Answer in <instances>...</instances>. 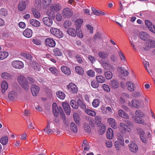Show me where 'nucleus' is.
I'll use <instances>...</instances> for the list:
<instances>
[{"mask_svg": "<svg viewBox=\"0 0 155 155\" xmlns=\"http://www.w3.org/2000/svg\"><path fill=\"white\" fill-rule=\"evenodd\" d=\"M61 5L58 3L52 4L50 7L49 16L51 18H54L55 13L59 11L61 9Z\"/></svg>", "mask_w": 155, "mask_h": 155, "instance_id": "nucleus-1", "label": "nucleus"}, {"mask_svg": "<svg viewBox=\"0 0 155 155\" xmlns=\"http://www.w3.org/2000/svg\"><path fill=\"white\" fill-rule=\"evenodd\" d=\"M142 43L144 44L145 47L143 49L145 51H148L150 48L155 47V41L153 39H141Z\"/></svg>", "mask_w": 155, "mask_h": 155, "instance_id": "nucleus-2", "label": "nucleus"}, {"mask_svg": "<svg viewBox=\"0 0 155 155\" xmlns=\"http://www.w3.org/2000/svg\"><path fill=\"white\" fill-rule=\"evenodd\" d=\"M135 114L136 115L133 117V119L135 120L136 123L140 124H143L144 121L142 117L144 116V114L140 110L136 111Z\"/></svg>", "mask_w": 155, "mask_h": 155, "instance_id": "nucleus-3", "label": "nucleus"}, {"mask_svg": "<svg viewBox=\"0 0 155 155\" xmlns=\"http://www.w3.org/2000/svg\"><path fill=\"white\" fill-rule=\"evenodd\" d=\"M152 132V130L150 128L146 132V134L143 136H140V139L141 141L143 143H147L150 142L152 139V135L151 132Z\"/></svg>", "mask_w": 155, "mask_h": 155, "instance_id": "nucleus-4", "label": "nucleus"}, {"mask_svg": "<svg viewBox=\"0 0 155 155\" xmlns=\"http://www.w3.org/2000/svg\"><path fill=\"white\" fill-rule=\"evenodd\" d=\"M18 80L20 85L25 89H28L29 85L26 78L23 76L20 75L18 77Z\"/></svg>", "mask_w": 155, "mask_h": 155, "instance_id": "nucleus-5", "label": "nucleus"}, {"mask_svg": "<svg viewBox=\"0 0 155 155\" xmlns=\"http://www.w3.org/2000/svg\"><path fill=\"white\" fill-rule=\"evenodd\" d=\"M73 13L71 9L66 7L63 9L61 13L64 18H69L73 15Z\"/></svg>", "mask_w": 155, "mask_h": 155, "instance_id": "nucleus-6", "label": "nucleus"}, {"mask_svg": "<svg viewBox=\"0 0 155 155\" xmlns=\"http://www.w3.org/2000/svg\"><path fill=\"white\" fill-rule=\"evenodd\" d=\"M119 129L120 131L123 134L129 133L132 131L131 129L128 126V125L123 122L120 123Z\"/></svg>", "mask_w": 155, "mask_h": 155, "instance_id": "nucleus-7", "label": "nucleus"}, {"mask_svg": "<svg viewBox=\"0 0 155 155\" xmlns=\"http://www.w3.org/2000/svg\"><path fill=\"white\" fill-rule=\"evenodd\" d=\"M83 22V20L81 19H77L75 22L76 25L77 26L76 31H78L77 33L78 36L80 38H82L83 37V35L81 31L80 28L81 27V25Z\"/></svg>", "mask_w": 155, "mask_h": 155, "instance_id": "nucleus-8", "label": "nucleus"}, {"mask_svg": "<svg viewBox=\"0 0 155 155\" xmlns=\"http://www.w3.org/2000/svg\"><path fill=\"white\" fill-rule=\"evenodd\" d=\"M128 104L131 108H139L141 106V101L138 100L134 99L132 100L131 102H129Z\"/></svg>", "mask_w": 155, "mask_h": 155, "instance_id": "nucleus-9", "label": "nucleus"}, {"mask_svg": "<svg viewBox=\"0 0 155 155\" xmlns=\"http://www.w3.org/2000/svg\"><path fill=\"white\" fill-rule=\"evenodd\" d=\"M67 89L71 93H76L78 91L77 86L72 83H70L67 86Z\"/></svg>", "mask_w": 155, "mask_h": 155, "instance_id": "nucleus-10", "label": "nucleus"}, {"mask_svg": "<svg viewBox=\"0 0 155 155\" xmlns=\"http://www.w3.org/2000/svg\"><path fill=\"white\" fill-rule=\"evenodd\" d=\"M12 67L16 69H21L23 67V63L21 61H14L11 63Z\"/></svg>", "mask_w": 155, "mask_h": 155, "instance_id": "nucleus-11", "label": "nucleus"}, {"mask_svg": "<svg viewBox=\"0 0 155 155\" xmlns=\"http://www.w3.org/2000/svg\"><path fill=\"white\" fill-rule=\"evenodd\" d=\"M129 148L130 151L134 153H136L138 150L137 145L133 142L130 143L129 145Z\"/></svg>", "mask_w": 155, "mask_h": 155, "instance_id": "nucleus-12", "label": "nucleus"}, {"mask_svg": "<svg viewBox=\"0 0 155 155\" xmlns=\"http://www.w3.org/2000/svg\"><path fill=\"white\" fill-rule=\"evenodd\" d=\"M62 106L65 113L68 115H69L71 112V109L69 104L66 102H63Z\"/></svg>", "mask_w": 155, "mask_h": 155, "instance_id": "nucleus-13", "label": "nucleus"}, {"mask_svg": "<svg viewBox=\"0 0 155 155\" xmlns=\"http://www.w3.org/2000/svg\"><path fill=\"white\" fill-rule=\"evenodd\" d=\"M146 26L152 32L155 33V27L153 24L149 20H146L145 21Z\"/></svg>", "mask_w": 155, "mask_h": 155, "instance_id": "nucleus-14", "label": "nucleus"}, {"mask_svg": "<svg viewBox=\"0 0 155 155\" xmlns=\"http://www.w3.org/2000/svg\"><path fill=\"white\" fill-rule=\"evenodd\" d=\"M107 121L110 126L113 128L115 129L117 128V124L114 118H108L107 119Z\"/></svg>", "mask_w": 155, "mask_h": 155, "instance_id": "nucleus-15", "label": "nucleus"}, {"mask_svg": "<svg viewBox=\"0 0 155 155\" xmlns=\"http://www.w3.org/2000/svg\"><path fill=\"white\" fill-rule=\"evenodd\" d=\"M141 41H142L139 42L138 39H131L130 41V42L134 49L136 50L137 46H141L140 42H141V44L142 45Z\"/></svg>", "mask_w": 155, "mask_h": 155, "instance_id": "nucleus-16", "label": "nucleus"}, {"mask_svg": "<svg viewBox=\"0 0 155 155\" xmlns=\"http://www.w3.org/2000/svg\"><path fill=\"white\" fill-rule=\"evenodd\" d=\"M31 91L32 95L34 96H37L39 90V87L36 85L33 84L31 86Z\"/></svg>", "mask_w": 155, "mask_h": 155, "instance_id": "nucleus-17", "label": "nucleus"}, {"mask_svg": "<svg viewBox=\"0 0 155 155\" xmlns=\"http://www.w3.org/2000/svg\"><path fill=\"white\" fill-rule=\"evenodd\" d=\"M126 85L128 90L131 92H133L136 89L135 84L131 81L127 82Z\"/></svg>", "mask_w": 155, "mask_h": 155, "instance_id": "nucleus-18", "label": "nucleus"}, {"mask_svg": "<svg viewBox=\"0 0 155 155\" xmlns=\"http://www.w3.org/2000/svg\"><path fill=\"white\" fill-rule=\"evenodd\" d=\"M53 112L54 116L57 117L60 112L59 107H58L55 103H53L52 104Z\"/></svg>", "mask_w": 155, "mask_h": 155, "instance_id": "nucleus-19", "label": "nucleus"}, {"mask_svg": "<svg viewBox=\"0 0 155 155\" xmlns=\"http://www.w3.org/2000/svg\"><path fill=\"white\" fill-rule=\"evenodd\" d=\"M61 69L62 72L66 75L69 76L71 74L70 69L67 67L62 66L61 67Z\"/></svg>", "mask_w": 155, "mask_h": 155, "instance_id": "nucleus-20", "label": "nucleus"}, {"mask_svg": "<svg viewBox=\"0 0 155 155\" xmlns=\"http://www.w3.org/2000/svg\"><path fill=\"white\" fill-rule=\"evenodd\" d=\"M78 32V31H77L76 30H75L72 28H68L67 30V32L69 35L73 37L76 36L77 35Z\"/></svg>", "mask_w": 155, "mask_h": 155, "instance_id": "nucleus-21", "label": "nucleus"}, {"mask_svg": "<svg viewBox=\"0 0 155 155\" xmlns=\"http://www.w3.org/2000/svg\"><path fill=\"white\" fill-rule=\"evenodd\" d=\"M1 87L2 92L3 93H5L8 88L7 83L5 81H2L1 82Z\"/></svg>", "mask_w": 155, "mask_h": 155, "instance_id": "nucleus-22", "label": "nucleus"}, {"mask_svg": "<svg viewBox=\"0 0 155 155\" xmlns=\"http://www.w3.org/2000/svg\"><path fill=\"white\" fill-rule=\"evenodd\" d=\"M102 66L105 69L110 70L111 69H112L113 66L107 62L105 61H103L101 63Z\"/></svg>", "mask_w": 155, "mask_h": 155, "instance_id": "nucleus-23", "label": "nucleus"}, {"mask_svg": "<svg viewBox=\"0 0 155 155\" xmlns=\"http://www.w3.org/2000/svg\"><path fill=\"white\" fill-rule=\"evenodd\" d=\"M23 35L26 37L30 38L32 35V31L29 28H26L23 33Z\"/></svg>", "mask_w": 155, "mask_h": 155, "instance_id": "nucleus-24", "label": "nucleus"}, {"mask_svg": "<svg viewBox=\"0 0 155 155\" xmlns=\"http://www.w3.org/2000/svg\"><path fill=\"white\" fill-rule=\"evenodd\" d=\"M17 97V93L14 91H10L8 94V97L11 101H13Z\"/></svg>", "mask_w": 155, "mask_h": 155, "instance_id": "nucleus-25", "label": "nucleus"}, {"mask_svg": "<svg viewBox=\"0 0 155 155\" xmlns=\"http://www.w3.org/2000/svg\"><path fill=\"white\" fill-rule=\"evenodd\" d=\"M82 147L84 149V152H85V153H86L85 151H87L89 150L90 146L87 141L86 140H84L83 141Z\"/></svg>", "mask_w": 155, "mask_h": 155, "instance_id": "nucleus-26", "label": "nucleus"}, {"mask_svg": "<svg viewBox=\"0 0 155 155\" xmlns=\"http://www.w3.org/2000/svg\"><path fill=\"white\" fill-rule=\"evenodd\" d=\"M118 114L119 116L125 119L129 118V115L122 110L120 109L118 110Z\"/></svg>", "mask_w": 155, "mask_h": 155, "instance_id": "nucleus-27", "label": "nucleus"}, {"mask_svg": "<svg viewBox=\"0 0 155 155\" xmlns=\"http://www.w3.org/2000/svg\"><path fill=\"white\" fill-rule=\"evenodd\" d=\"M26 7V4L25 2L23 1L20 2L18 5V9L20 11H23L25 10Z\"/></svg>", "mask_w": 155, "mask_h": 155, "instance_id": "nucleus-28", "label": "nucleus"}, {"mask_svg": "<svg viewBox=\"0 0 155 155\" xmlns=\"http://www.w3.org/2000/svg\"><path fill=\"white\" fill-rule=\"evenodd\" d=\"M1 76L3 78L8 80H10L13 77L12 74L6 72L3 73L2 74Z\"/></svg>", "mask_w": 155, "mask_h": 155, "instance_id": "nucleus-29", "label": "nucleus"}, {"mask_svg": "<svg viewBox=\"0 0 155 155\" xmlns=\"http://www.w3.org/2000/svg\"><path fill=\"white\" fill-rule=\"evenodd\" d=\"M110 84L113 88H117L119 85V83L118 81L115 80H111Z\"/></svg>", "mask_w": 155, "mask_h": 155, "instance_id": "nucleus-30", "label": "nucleus"}, {"mask_svg": "<svg viewBox=\"0 0 155 155\" xmlns=\"http://www.w3.org/2000/svg\"><path fill=\"white\" fill-rule=\"evenodd\" d=\"M56 95L58 98L61 100H63L65 97L64 93L61 91H57L56 93Z\"/></svg>", "mask_w": 155, "mask_h": 155, "instance_id": "nucleus-31", "label": "nucleus"}, {"mask_svg": "<svg viewBox=\"0 0 155 155\" xmlns=\"http://www.w3.org/2000/svg\"><path fill=\"white\" fill-rule=\"evenodd\" d=\"M113 133L112 129L109 128L107 130V137L109 139H112L113 137Z\"/></svg>", "mask_w": 155, "mask_h": 155, "instance_id": "nucleus-32", "label": "nucleus"}, {"mask_svg": "<svg viewBox=\"0 0 155 155\" xmlns=\"http://www.w3.org/2000/svg\"><path fill=\"white\" fill-rule=\"evenodd\" d=\"M30 23L32 25L36 27L39 26L40 24L38 21L34 19H31L30 21Z\"/></svg>", "mask_w": 155, "mask_h": 155, "instance_id": "nucleus-33", "label": "nucleus"}, {"mask_svg": "<svg viewBox=\"0 0 155 155\" xmlns=\"http://www.w3.org/2000/svg\"><path fill=\"white\" fill-rule=\"evenodd\" d=\"M85 111L87 114L91 116H94L96 115V112L92 110L85 109Z\"/></svg>", "mask_w": 155, "mask_h": 155, "instance_id": "nucleus-34", "label": "nucleus"}, {"mask_svg": "<svg viewBox=\"0 0 155 155\" xmlns=\"http://www.w3.org/2000/svg\"><path fill=\"white\" fill-rule=\"evenodd\" d=\"M118 53L120 59L122 62L124 63L125 62H126L127 59L124 53L121 51H119Z\"/></svg>", "mask_w": 155, "mask_h": 155, "instance_id": "nucleus-35", "label": "nucleus"}, {"mask_svg": "<svg viewBox=\"0 0 155 155\" xmlns=\"http://www.w3.org/2000/svg\"><path fill=\"white\" fill-rule=\"evenodd\" d=\"M49 70L55 76H58L59 75V71L56 68H54L51 67L49 68Z\"/></svg>", "mask_w": 155, "mask_h": 155, "instance_id": "nucleus-36", "label": "nucleus"}, {"mask_svg": "<svg viewBox=\"0 0 155 155\" xmlns=\"http://www.w3.org/2000/svg\"><path fill=\"white\" fill-rule=\"evenodd\" d=\"M70 104L71 107L74 109H77L78 108V102L74 100H71L70 102Z\"/></svg>", "mask_w": 155, "mask_h": 155, "instance_id": "nucleus-37", "label": "nucleus"}, {"mask_svg": "<svg viewBox=\"0 0 155 155\" xmlns=\"http://www.w3.org/2000/svg\"><path fill=\"white\" fill-rule=\"evenodd\" d=\"M139 36L140 39H147L149 38V35L147 32L143 31L140 33Z\"/></svg>", "mask_w": 155, "mask_h": 155, "instance_id": "nucleus-38", "label": "nucleus"}, {"mask_svg": "<svg viewBox=\"0 0 155 155\" xmlns=\"http://www.w3.org/2000/svg\"><path fill=\"white\" fill-rule=\"evenodd\" d=\"M8 53L6 51L0 52V60H3L6 58L8 56Z\"/></svg>", "mask_w": 155, "mask_h": 155, "instance_id": "nucleus-39", "label": "nucleus"}, {"mask_svg": "<svg viewBox=\"0 0 155 155\" xmlns=\"http://www.w3.org/2000/svg\"><path fill=\"white\" fill-rule=\"evenodd\" d=\"M117 140L122 146H124V142L123 137L120 134H119L117 137Z\"/></svg>", "mask_w": 155, "mask_h": 155, "instance_id": "nucleus-40", "label": "nucleus"}, {"mask_svg": "<svg viewBox=\"0 0 155 155\" xmlns=\"http://www.w3.org/2000/svg\"><path fill=\"white\" fill-rule=\"evenodd\" d=\"M75 69L77 73L80 75H82L84 73V71L81 67L78 66H76L75 68Z\"/></svg>", "mask_w": 155, "mask_h": 155, "instance_id": "nucleus-41", "label": "nucleus"}, {"mask_svg": "<svg viewBox=\"0 0 155 155\" xmlns=\"http://www.w3.org/2000/svg\"><path fill=\"white\" fill-rule=\"evenodd\" d=\"M104 76L107 79L110 80L112 78L113 74L111 71H107L104 73Z\"/></svg>", "mask_w": 155, "mask_h": 155, "instance_id": "nucleus-42", "label": "nucleus"}, {"mask_svg": "<svg viewBox=\"0 0 155 155\" xmlns=\"http://www.w3.org/2000/svg\"><path fill=\"white\" fill-rule=\"evenodd\" d=\"M53 53L56 56H60L62 54V53L59 49L57 48L53 49Z\"/></svg>", "mask_w": 155, "mask_h": 155, "instance_id": "nucleus-43", "label": "nucleus"}, {"mask_svg": "<svg viewBox=\"0 0 155 155\" xmlns=\"http://www.w3.org/2000/svg\"><path fill=\"white\" fill-rule=\"evenodd\" d=\"M98 55L101 58L104 59L107 57L108 54L106 52L101 51L99 53Z\"/></svg>", "mask_w": 155, "mask_h": 155, "instance_id": "nucleus-44", "label": "nucleus"}, {"mask_svg": "<svg viewBox=\"0 0 155 155\" xmlns=\"http://www.w3.org/2000/svg\"><path fill=\"white\" fill-rule=\"evenodd\" d=\"M96 79L98 82L101 83H104L105 81L104 78L101 76H96Z\"/></svg>", "mask_w": 155, "mask_h": 155, "instance_id": "nucleus-45", "label": "nucleus"}, {"mask_svg": "<svg viewBox=\"0 0 155 155\" xmlns=\"http://www.w3.org/2000/svg\"><path fill=\"white\" fill-rule=\"evenodd\" d=\"M71 129L72 132L75 133L77 131V128L75 124L73 123H71L70 125Z\"/></svg>", "mask_w": 155, "mask_h": 155, "instance_id": "nucleus-46", "label": "nucleus"}, {"mask_svg": "<svg viewBox=\"0 0 155 155\" xmlns=\"http://www.w3.org/2000/svg\"><path fill=\"white\" fill-rule=\"evenodd\" d=\"M100 101L98 99H94L92 102L93 106L94 108L97 107L99 105Z\"/></svg>", "mask_w": 155, "mask_h": 155, "instance_id": "nucleus-47", "label": "nucleus"}, {"mask_svg": "<svg viewBox=\"0 0 155 155\" xmlns=\"http://www.w3.org/2000/svg\"><path fill=\"white\" fill-rule=\"evenodd\" d=\"M8 142V138L7 136L2 137L0 140V142L3 145H6Z\"/></svg>", "mask_w": 155, "mask_h": 155, "instance_id": "nucleus-48", "label": "nucleus"}, {"mask_svg": "<svg viewBox=\"0 0 155 155\" xmlns=\"http://www.w3.org/2000/svg\"><path fill=\"white\" fill-rule=\"evenodd\" d=\"M32 68L36 71H39L41 67L39 64L37 63L34 62L32 65Z\"/></svg>", "mask_w": 155, "mask_h": 155, "instance_id": "nucleus-49", "label": "nucleus"}, {"mask_svg": "<svg viewBox=\"0 0 155 155\" xmlns=\"http://www.w3.org/2000/svg\"><path fill=\"white\" fill-rule=\"evenodd\" d=\"M42 5L44 9L48 8V0H42Z\"/></svg>", "mask_w": 155, "mask_h": 155, "instance_id": "nucleus-50", "label": "nucleus"}, {"mask_svg": "<svg viewBox=\"0 0 155 155\" xmlns=\"http://www.w3.org/2000/svg\"><path fill=\"white\" fill-rule=\"evenodd\" d=\"M73 117L74 120L77 124L79 123L80 120V117L78 113H74L73 114Z\"/></svg>", "mask_w": 155, "mask_h": 155, "instance_id": "nucleus-51", "label": "nucleus"}, {"mask_svg": "<svg viewBox=\"0 0 155 155\" xmlns=\"http://www.w3.org/2000/svg\"><path fill=\"white\" fill-rule=\"evenodd\" d=\"M78 107L80 106V107L82 109H85L86 106L84 103L80 100L78 101Z\"/></svg>", "mask_w": 155, "mask_h": 155, "instance_id": "nucleus-52", "label": "nucleus"}, {"mask_svg": "<svg viewBox=\"0 0 155 155\" xmlns=\"http://www.w3.org/2000/svg\"><path fill=\"white\" fill-rule=\"evenodd\" d=\"M7 11L4 8H2L0 10V14L2 16H5L7 15Z\"/></svg>", "mask_w": 155, "mask_h": 155, "instance_id": "nucleus-53", "label": "nucleus"}, {"mask_svg": "<svg viewBox=\"0 0 155 155\" xmlns=\"http://www.w3.org/2000/svg\"><path fill=\"white\" fill-rule=\"evenodd\" d=\"M105 37L103 35H101V34L99 32H97L96 33L94 36V39H100L101 38H104Z\"/></svg>", "mask_w": 155, "mask_h": 155, "instance_id": "nucleus-54", "label": "nucleus"}, {"mask_svg": "<svg viewBox=\"0 0 155 155\" xmlns=\"http://www.w3.org/2000/svg\"><path fill=\"white\" fill-rule=\"evenodd\" d=\"M33 14L35 18H39L40 17V14L38 11L35 9L32 11Z\"/></svg>", "mask_w": 155, "mask_h": 155, "instance_id": "nucleus-55", "label": "nucleus"}, {"mask_svg": "<svg viewBox=\"0 0 155 155\" xmlns=\"http://www.w3.org/2000/svg\"><path fill=\"white\" fill-rule=\"evenodd\" d=\"M106 130V127L103 124H101L100 126V133L102 134L105 132Z\"/></svg>", "mask_w": 155, "mask_h": 155, "instance_id": "nucleus-56", "label": "nucleus"}, {"mask_svg": "<svg viewBox=\"0 0 155 155\" xmlns=\"http://www.w3.org/2000/svg\"><path fill=\"white\" fill-rule=\"evenodd\" d=\"M94 120L96 124H100L101 121V117L100 116H96L95 117Z\"/></svg>", "mask_w": 155, "mask_h": 155, "instance_id": "nucleus-57", "label": "nucleus"}, {"mask_svg": "<svg viewBox=\"0 0 155 155\" xmlns=\"http://www.w3.org/2000/svg\"><path fill=\"white\" fill-rule=\"evenodd\" d=\"M91 86L94 88H97L99 87L98 84L95 81H92L91 83Z\"/></svg>", "mask_w": 155, "mask_h": 155, "instance_id": "nucleus-58", "label": "nucleus"}, {"mask_svg": "<svg viewBox=\"0 0 155 155\" xmlns=\"http://www.w3.org/2000/svg\"><path fill=\"white\" fill-rule=\"evenodd\" d=\"M84 128L86 132L89 133L91 131L90 126L87 124H84Z\"/></svg>", "mask_w": 155, "mask_h": 155, "instance_id": "nucleus-59", "label": "nucleus"}, {"mask_svg": "<svg viewBox=\"0 0 155 155\" xmlns=\"http://www.w3.org/2000/svg\"><path fill=\"white\" fill-rule=\"evenodd\" d=\"M59 110H60L59 113L61 115V117L63 120H64L65 119V117L64 115V114L61 107H59Z\"/></svg>", "mask_w": 155, "mask_h": 155, "instance_id": "nucleus-60", "label": "nucleus"}, {"mask_svg": "<svg viewBox=\"0 0 155 155\" xmlns=\"http://www.w3.org/2000/svg\"><path fill=\"white\" fill-rule=\"evenodd\" d=\"M71 23L68 20L66 21L64 24V26L66 28H68L71 25Z\"/></svg>", "mask_w": 155, "mask_h": 155, "instance_id": "nucleus-61", "label": "nucleus"}, {"mask_svg": "<svg viewBox=\"0 0 155 155\" xmlns=\"http://www.w3.org/2000/svg\"><path fill=\"white\" fill-rule=\"evenodd\" d=\"M87 74L88 76L90 77H93L95 76V72L92 70L88 71L87 72Z\"/></svg>", "mask_w": 155, "mask_h": 155, "instance_id": "nucleus-62", "label": "nucleus"}, {"mask_svg": "<svg viewBox=\"0 0 155 155\" xmlns=\"http://www.w3.org/2000/svg\"><path fill=\"white\" fill-rule=\"evenodd\" d=\"M118 141H116L115 142L114 146L115 148L117 150H118L120 149L121 147Z\"/></svg>", "mask_w": 155, "mask_h": 155, "instance_id": "nucleus-63", "label": "nucleus"}, {"mask_svg": "<svg viewBox=\"0 0 155 155\" xmlns=\"http://www.w3.org/2000/svg\"><path fill=\"white\" fill-rule=\"evenodd\" d=\"M55 44V42L54 39H49V47H54Z\"/></svg>", "mask_w": 155, "mask_h": 155, "instance_id": "nucleus-64", "label": "nucleus"}]
</instances>
